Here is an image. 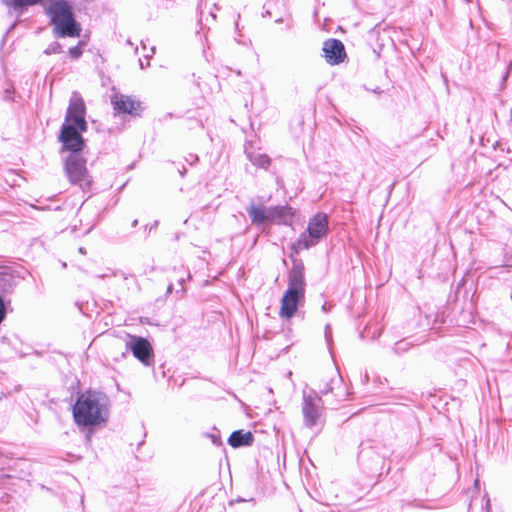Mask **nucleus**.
I'll list each match as a JSON object with an SVG mask.
<instances>
[{
	"mask_svg": "<svg viewBox=\"0 0 512 512\" xmlns=\"http://www.w3.org/2000/svg\"><path fill=\"white\" fill-rule=\"evenodd\" d=\"M85 103L77 92H73L62 124L59 141L65 150L78 154L84 147L82 133L87 130Z\"/></svg>",
	"mask_w": 512,
	"mask_h": 512,
	"instance_id": "1",
	"label": "nucleus"
},
{
	"mask_svg": "<svg viewBox=\"0 0 512 512\" xmlns=\"http://www.w3.org/2000/svg\"><path fill=\"white\" fill-rule=\"evenodd\" d=\"M72 412L78 426H97L109 418L110 401L106 394L88 390L79 395Z\"/></svg>",
	"mask_w": 512,
	"mask_h": 512,
	"instance_id": "2",
	"label": "nucleus"
},
{
	"mask_svg": "<svg viewBox=\"0 0 512 512\" xmlns=\"http://www.w3.org/2000/svg\"><path fill=\"white\" fill-rule=\"evenodd\" d=\"M53 26L56 38L79 37L81 25L75 20L72 6L66 0H37Z\"/></svg>",
	"mask_w": 512,
	"mask_h": 512,
	"instance_id": "3",
	"label": "nucleus"
},
{
	"mask_svg": "<svg viewBox=\"0 0 512 512\" xmlns=\"http://www.w3.org/2000/svg\"><path fill=\"white\" fill-rule=\"evenodd\" d=\"M306 283L304 269L301 265H294L288 275V287L284 292L279 310L283 319H291L300 305L305 301Z\"/></svg>",
	"mask_w": 512,
	"mask_h": 512,
	"instance_id": "4",
	"label": "nucleus"
},
{
	"mask_svg": "<svg viewBox=\"0 0 512 512\" xmlns=\"http://www.w3.org/2000/svg\"><path fill=\"white\" fill-rule=\"evenodd\" d=\"M328 231L329 220L327 214L318 212L309 219L307 233H302L299 236L297 246L300 249H309L317 245L327 235Z\"/></svg>",
	"mask_w": 512,
	"mask_h": 512,
	"instance_id": "5",
	"label": "nucleus"
},
{
	"mask_svg": "<svg viewBox=\"0 0 512 512\" xmlns=\"http://www.w3.org/2000/svg\"><path fill=\"white\" fill-rule=\"evenodd\" d=\"M302 415L306 428L312 429L321 423L324 406L321 395L313 389H303Z\"/></svg>",
	"mask_w": 512,
	"mask_h": 512,
	"instance_id": "6",
	"label": "nucleus"
},
{
	"mask_svg": "<svg viewBox=\"0 0 512 512\" xmlns=\"http://www.w3.org/2000/svg\"><path fill=\"white\" fill-rule=\"evenodd\" d=\"M64 169L71 184L83 190L91 187L92 178L86 168V160L79 154H70L65 161Z\"/></svg>",
	"mask_w": 512,
	"mask_h": 512,
	"instance_id": "7",
	"label": "nucleus"
},
{
	"mask_svg": "<svg viewBox=\"0 0 512 512\" xmlns=\"http://www.w3.org/2000/svg\"><path fill=\"white\" fill-rule=\"evenodd\" d=\"M111 104L115 114L138 116L142 112L141 102L132 96L115 93L111 96Z\"/></svg>",
	"mask_w": 512,
	"mask_h": 512,
	"instance_id": "8",
	"label": "nucleus"
},
{
	"mask_svg": "<svg viewBox=\"0 0 512 512\" xmlns=\"http://www.w3.org/2000/svg\"><path fill=\"white\" fill-rule=\"evenodd\" d=\"M126 348L144 365L148 366L151 364L153 351L145 338L128 335Z\"/></svg>",
	"mask_w": 512,
	"mask_h": 512,
	"instance_id": "9",
	"label": "nucleus"
},
{
	"mask_svg": "<svg viewBox=\"0 0 512 512\" xmlns=\"http://www.w3.org/2000/svg\"><path fill=\"white\" fill-rule=\"evenodd\" d=\"M323 56L326 62L330 65H337L346 57V52L343 43L338 39H328L323 43Z\"/></svg>",
	"mask_w": 512,
	"mask_h": 512,
	"instance_id": "10",
	"label": "nucleus"
},
{
	"mask_svg": "<svg viewBox=\"0 0 512 512\" xmlns=\"http://www.w3.org/2000/svg\"><path fill=\"white\" fill-rule=\"evenodd\" d=\"M271 222L290 225L293 222L294 210L289 206L270 207Z\"/></svg>",
	"mask_w": 512,
	"mask_h": 512,
	"instance_id": "11",
	"label": "nucleus"
},
{
	"mask_svg": "<svg viewBox=\"0 0 512 512\" xmlns=\"http://www.w3.org/2000/svg\"><path fill=\"white\" fill-rule=\"evenodd\" d=\"M247 212L253 224H263L264 222H271L270 207L250 205Z\"/></svg>",
	"mask_w": 512,
	"mask_h": 512,
	"instance_id": "12",
	"label": "nucleus"
},
{
	"mask_svg": "<svg viewBox=\"0 0 512 512\" xmlns=\"http://www.w3.org/2000/svg\"><path fill=\"white\" fill-rule=\"evenodd\" d=\"M252 442L253 435L250 432H243L242 430L234 431L228 438L229 445L234 448L250 445Z\"/></svg>",
	"mask_w": 512,
	"mask_h": 512,
	"instance_id": "13",
	"label": "nucleus"
},
{
	"mask_svg": "<svg viewBox=\"0 0 512 512\" xmlns=\"http://www.w3.org/2000/svg\"><path fill=\"white\" fill-rule=\"evenodd\" d=\"M245 153H246L247 158L250 160V162L256 167L268 169V167L271 164V159L266 154L250 152L247 149H246Z\"/></svg>",
	"mask_w": 512,
	"mask_h": 512,
	"instance_id": "14",
	"label": "nucleus"
},
{
	"mask_svg": "<svg viewBox=\"0 0 512 512\" xmlns=\"http://www.w3.org/2000/svg\"><path fill=\"white\" fill-rule=\"evenodd\" d=\"M3 3L20 15L23 13L24 8L35 5L37 0H3Z\"/></svg>",
	"mask_w": 512,
	"mask_h": 512,
	"instance_id": "15",
	"label": "nucleus"
},
{
	"mask_svg": "<svg viewBox=\"0 0 512 512\" xmlns=\"http://www.w3.org/2000/svg\"><path fill=\"white\" fill-rule=\"evenodd\" d=\"M341 384H342L341 376L337 374L333 378L330 379V381L325 385L324 388L320 389V394L326 395L328 393H334L335 385L340 386Z\"/></svg>",
	"mask_w": 512,
	"mask_h": 512,
	"instance_id": "16",
	"label": "nucleus"
},
{
	"mask_svg": "<svg viewBox=\"0 0 512 512\" xmlns=\"http://www.w3.org/2000/svg\"><path fill=\"white\" fill-rule=\"evenodd\" d=\"M85 45V43L83 41H80L78 43V45L74 46V47H71L69 50H68V54L69 56L72 58V59H78L81 57L82 53H83V46Z\"/></svg>",
	"mask_w": 512,
	"mask_h": 512,
	"instance_id": "17",
	"label": "nucleus"
},
{
	"mask_svg": "<svg viewBox=\"0 0 512 512\" xmlns=\"http://www.w3.org/2000/svg\"><path fill=\"white\" fill-rule=\"evenodd\" d=\"M62 52V46L58 42L51 43L44 51L46 55L59 54Z\"/></svg>",
	"mask_w": 512,
	"mask_h": 512,
	"instance_id": "18",
	"label": "nucleus"
},
{
	"mask_svg": "<svg viewBox=\"0 0 512 512\" xmlns=\"http://www.w3.org/2000/svg\"><path fill=\"white\" fill-rule=\"evenodd\" d=\"M5 317V306L2 298L0 297V323L3 321Z\"/></svg>",
	"mask_w": 512,
	"mask_h": 512,
	"instance_id": "19",
	"label": "nucleus"
},
{
	"mask_svg": "<svg viewBox=\"0 0 512 512\" xmlns=\"http://www.w3.org/2000/svg\"><path fill=\"white\" fill-rule=\"evenodd\" d=\"M154 51H155V48H154V47H152V48L150 49V54H146V55H145V58H146V59H149V58L152 56V54H154Z\"/></svg>",
	"mask_w": 512,
	"mask_h": 512,
	"instance_id": "20",
	"label": "nucleus"
},
{
	"mask_svg": "<svg viewBox=\"0 0 512 512\" xmlns=\"http://www.w3.org/2000/svg\"><path fill=\"white\" fill-rule=\"evenodd\" d=\"M184 281H185L184 279L179 280V283L181 284V286H183ZM182 292H184V287H182Z\"/></svg>",
	"mask_w": 512,
	"mask_h": 512,
	"instance_id": "21",
	"label": "nucleus"
},
{
	"mask_svg": "<svg viewBox=\"0 0 512 512\" xmlns=\"http://www.w3.org/2000/svg\"><path fill=\"white\" fill-rule=\"evenodd\" d=\"M79 252H80L81 254H85V250H84V248H83V247H80V248H79Z\"/></svg>",
	"mask_w": 512,
	"mask_h": 512,
	"instance_id": "22",
	"label": "nucleus"
},
{
	"mask_svg": "<svg viewBox=\"0 0 512 512\" xmlns=\"http://www.w3.org/2000/svg\"><path fill=\"white\" fill-rule=\"evenodd\" d=\"M139 63H140L141 68H143L144 66H143V62L141 59L139 60Z\"/></svg>",
	"mask_w": 512,
	"mask_h": 512,
	"instance_id": "23",
	"label": "nucleus"
},
{
	"mask_svg": "<svg viewBox=\"0 0 512 512\" xmlns=\"http://www.w3.org/2000/svg\"><path fill=\"white\" fill-rule=\"evenodd\" d=\"M322 309H323L324 311H326V310H327L326 305H323V306H322Z\"/></svg>",
	"mask_w": 512,
	"mask_h": 512,
	"instance_id": "24",
	"label": "nucleus"
},
{
	"mask_svg": "<svg viewBox=\"0 0 512 512\" xmlns=\"http://www.w3.org/2000/svg\"><path fill=\"white\" fill-rule=\"evenodd\" d=\"M328 326L326 327V331H328ZM326 337H328V332H325Z\"/></svg>",
	"mask_w": 512,
	"mask_h": 512,
	"instance_id": "25",
	"label": "nucleus"
},
{
	"mask_svg": "<svg viewBox=\"0 0 512 512\" xmlns=\"http://www.w3.org/2000/svg\"><path fill=\"white\" fill-rule=\"evenodd\" d=\"M171 289H172V286H171V285H170V286H168V292H170V291H171Z\"/></svg>",
	"mask_w": 512,
	"mask_h": 512,
	"instance_id": "26",
	"label": "nucleus"
}]
</instances>
